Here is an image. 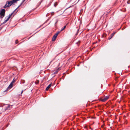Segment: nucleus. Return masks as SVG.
I'll return each instance as SVG.
<instances>
[{"label": "nucleus", "instance_id": "obj_31", "mask_svg": "<svg viewBox=\"0 0 130 130\" xmlns=\"http://www.w3.org/2000/svg\"><path fill=\"white\" fill-rule=\"evenodd\" d=\"M25 1L26 0H25Z\"/></svg>", "mask_w": 130, "mask_h": 130}, {"label": "nucleus", "instance_id": "obj_1", "mask_svg": "<svg viewBox=\"0 0 130 130\" xmlns=\"http://www.w3.org/2000/svg\"><path fill=\"white\" fill-rule=\"evenodd\" d=\"M25 0H23V1H22L20 5L12 13H11V14L10 15H9L7 18V17H6L5 18V19H6L1 24H5L9 20V19L10 17L12 15V14L14 13L15 12V13L14 14H15V13H17L18 11V10H17V11H16L17 9L21 6V5L23 3L25 2Z\"/></svg>", "mask_w": 130, "mask_h": 130}, {"label": "nucleus", "instance_id": "obj_7", "mask_svg": "<svg viewBox=\"0 0 130 130\" xmlns=\"http://www.w3.org/2000/svg\"><path fill=\"white\" fill-rule=\"evenodd\" d=\"M115 32H113V33H112L111 35H110V36L108 38V39H109V40H110V39L112 38V37H113V36H114V35L115 34Z\"/></svg>", "mask_w": 130, "mask_h": 130}, {"label": "nucleus", "instance_id": "obj_17", "mask_svg": "<svg viewBox=\"0 0 130 130\" xmlns=\"http://www.w3.org/2000/svg\"><path fill=\"white\" fill-rule=\"evenodd\" d=\"M109 98V95L106 96V100L108 99Z\"/></svg>", "mask_w": 130, "mask_h": 130}, {"label": "nucleus", "instance_id": "obj_13", "mask_svg": "<svg viewBox=\"0 0 130 130\" xmlns=\"http://www.w3.org/2000/svg\"><path fill=\"white\" fill-rule=\"evenodd\" d=\"M57 5V2H55L54 4V6L55 7H56Z\"/></svg>", "mask_w": 130, "mask_h": 130}, {"label": "nucleus", "instance_id": "obj_11", "mask_svg": "<svg viewBox=\"0 0 130 130\" xmlns=\"http://www.w3.org/2000/svg\"><path fill=\"white\" fill-rule=\"evenodd\" d=\"M102 102H104L106 101V98H104V99H101V100Z\"/></svg>", "mask_w": 130, "mask_h": 130}, {"label": "nucleus", "instance_id": "obj_21", "mask_svg": "<svg viewBox=\"0 0 130 130\" xmlns=\"http://www.w3.org/2000/svg\"><path fill=\"white\" fill-rule=\"evenodd\" d=\"M78 21L80 23V24L81 23V21L80 20H78Z\"/></svg>", "mask_w": 130, "mask_h": 130}, {"label": "nucleus", "instance_id": "obj_18", "mask_svg": "<svg viewBox=\"0 0 130 130\" xmlns=\"http://www.w3.org/2000/svg\"><path fill=\"white\" fill-rule=\"evenodd\" d=\"M66 25L64 26L63 28V29H62L61 30V31H62L65 28H66Z\"/></svg>", "mask_w": 130, "mask_h": 130}, {"label": "nucleus", "instance_id": "obj_5", "mask_svg": "<svg viewBox=\"0 0 130 130\" xmlns=\"http://www.w3.org/2000/svg\"><path fill=\"white\" fill-rule=\"evenodd\" d=\"M58 21V19L53 20L52 21L48 23V24H50L51 23V24H55L57 23V22Z\"/></svg>", "mask_w": 130, "mask_h": 130}, {"label": "nucleus", "instance_id": "obj_14", "mask_svg": "<svg viewBox=\"0 0 130 130\" xmlns=\"http://www.w3.org/2000/svg\"><path fill=\"white\" fill-rule=\"evenodd\" d=\"M7 3H6L5 5L4 6V8H6V7H7Z\"/></svg>", "mask_w": 130, "mask_h": 130}, {"label": "nucleus", "instance_id": "obj_26", "mask_svg": "<svg viewBox=\"0 0 130 130\" xmlns=\"http://www.w3.org/2000/svg\"><path fill=\"white\" fill-rule=\"evenodd\" d=\"M78 43H78V42H77V43H77V44H78Z\"/></svg>", "mask_w": 130, "mask_h": 130}, {"label": "nucleus", "instance_id": "obj_32", "mask_svg": "<svg viewBox=\"0 0 130 130\" xmlns=\"http://www.w3.org/2000/svg\"><path fill=\"white\" fill-rule=\"evenodd\" d=\"M25 1L26 0H25Z\"/></svg>", "mask_w": 130, "mask_h": 130}, {"label": "nucleus", "instance_id": "obj_19", "mask_svg": "<svg viewBox=\"0 0 130 130\" xmlns=\"http://www.w3.org/2000/svg\"><path fill=\"white\" fill-rule=\"evenodd\" d=\"M127 3L128 4H129L130 3V0L128 1Z\"/></svg>", "mask_w": 130, "mask_h": 130}, {"label": "nucleus", "instance_id": "obj_8", "mask_svg": "<svg viewBox=\"0 0 130 130\" xmlns=\"http://www.w3.org/2000/svg\"><path fill=\"white\" fill-rule=\"evenodd\" d=\"M51 84H50L46 88L45 90L46 91H47L48 89L51 87Z\"/></svg>", "mask_w": 130, "mask_h": 130}, {"label": "nucleus", "instance_id": "obj_3", "mask_svg": "<svg viewBox=\"0 0 130 130\" xmlns=\"http://www.w3.org/2000/svg\"><path fill=\"white\" fill-rule=\"evenodd\" d=\"M5 10L4 9L1 10L0 12V18L2 19L5 16Z\"/></svg>", "mask_w": 130, "mask_h": 130}, {"label": "nucleus", "instance_id": "obj_25", "mask_svg": "<svg viewBox=\"0 0 130 130\" xmlns=\"http://www.w3.org/2000/svg\"><path fill=\"white\" fill-rule=\"evenodd\" d=\"M15 43L16 44L17 43V41H16Z\"/></svg>", "mask_w": 130, "mask_h": 130}, {"label": "nucleus", "instance_id": "obj_12", "mask_svg": "<svg viewBox=\"0 0 130 130\" xmlns=\"http://www.w3.org/2000/svg\"><path fill=\"white\" fill-rule=\"evenodd\" d=\"M39 81L38 80H36L35 82V83L36 84H39Z\"/></svg>", "mask_w": 130, "mask_h": 130}, {"label": "nucleus", "instance_id": "obj_2", "mask_svg": "<svg viewBox=\"0 0 130 130\" xmlns=\"http://www.w3.org/2000/svg\"><path fill=\"white\" fill-rule=\"evenodd\" d=\"M12 107V106H11L9 104H6L4 105L2 108V110L3 111H5L6 109H9Z\"/></svg>", "mask_w": 130, "mask_h": 130}, {"label": "nucleus", "instance_id": "obj_23", "mask_svg": "<svg viewBox=\"0 0 130 130\" xmlns=\"http://www.w3.org/2000/svg\"><path fill=\"white\" fill-rule=\"evenodd\" d=\"M23 90H22V91L21 92V94H22L23 93Z\"/></svg>", "mask_w": 130, "mask_h": 130}, {"label": "nucleus", "instance_id": "obj_28", "mask_svg": "<svg viewBox=\"0 0 130 130\" xmlns=\"http://www.w3.org/2000/svg\"><path fill=\"white\" fill-rule=\"evenodd\" d=\"M107 25H106V27L107 26Z\"/></svg>", "mask_w": 130, "mask_h": 130}, {"label": "nucleus", "instance_id": "obj_24", "mask_svg": "<svg viewBox=\"0 0 130 130\" xmlns=\"http://www.w3.org/2000/svg\"><path fill=\"white\" fill-rule=\"evenodd\" d=\"M78 30H79V29H78L77 30V33L76 34V35H77V33H78Z\"/></svg>", "mask_w": 130, "mask_h": 130}, {"label": "nucleus", "instance_id": "obj_6", "mask_svg": "<svg viewBox=\"0 0 130 130\" xmlns=\"http://www.w3.org/2000/svg\"><path fill=\"white\" fill-rule=\"evenodd\" d=\"M12 2L11 1H7L6 3L8 4L7 5V7H9L11 6L13 4L12 3Z\"/></svg>", "mask_w": 130, "mask_h": 130}, {"label": "nucleus", "instance_id": "obj_20", "mask_svg": "<svg viewBox=\"0 0 130 130\" xmlns=\"http://www.w3.org/2000/svg\"><path fill=\"white\" fill-rule=\"evenodd\" d=\"M49 19H47V20H46V21L44 22V24H45V23H46L47 22L49 21Z\"/></svg>", "mask_w": 130, "mask_h": 130}, {"label": "nucleus", "instance_id": "obj_15", "mask_svg": "<svg viewBox=\"0 0 130 130\" xmlns=\"http://www.w3.org/2000/svg\"><path fill=\"white\" fill-rule=\"evenodd\" d=\"M15 80H14V78L11 83L13 85V83L15 82Z\"/></svg>", "mask_w": 130, "mask_h": 130}, {"label": "nucleus", "instance_id": "obj_27", "mask_svg": "<svg viewBox=\"0 0 130 130\" xmlns=\"http://www.w3.org/2000/svg\"><path fill=\"white\" fill-rule=\"evenodd\" d=\"M108 86H110V85H109V84H108Z\"/></svg>", "mask_w": 130, "mask_h": 130}, {"label": "nucleus", "instance_id": "obj_16", "mask_svg": "<svg viewBox=\"0 0 130 130\" xmlns=\"http://www.w3.org/2000/svg\"><path fill=\"white\" fill-rule=\"evenodd\" d=\"M102 37H106V35L105 33L103 34L102 35Z\"/></svg>", "mask_w": 130, "mask_h": 130}, {"label": "nucleus", "instance_id": "obj_22", "mask_svg": "<svg viewBox=\"0 0 130 130\" xmlns=\"http://www.w3.org/2000/svg\"><path fill=\"white\" fill-rule=\"evenodd\" d=\"M58 72V71H55V72L54 73L55 74H56V73H57Z\"/></svg>", "mask_w": 130, "mask_h": 130}, {"label": "nucleus", "instance_id": "obj_30", "mask_svg": "<svg viewBox=\"0 0 130 130\" xmlns=\"http://www.w3.org/2000/svg\"><path fill=\"white\" fill-rule=\"evenodd\" d=\"M25 1L26 0H25Z\"/></svg>", "mask_w": 130, "mask_h": 130}, {"label": "nucleus", "instance_id": "obj_4", "mask_svg": "<svg viewBox=\"0 0 130 130\" xmlns=\"http://www.w3.org/2000/svg\"><path fill=\"white\" fill-rule=\"evenodd\" d=\"M60 32H57L53 36L52 38V41H54L56 40V38L58 34Z\"/></svg>", "mask_w": 130, "mask_h": 130}, {"label": "nucleus", "instance_id": "obj_9", "mask_svg": "<svg viewBox=\"0 0 130 130\" xmlns=\"http://www.w3.org/2000/svg\"><path fill=\"white\" fill-rule=\"evenodd\" d=\"M11 1L12 2V3L13 4L15 3H17L16 0H12Z\"/></svg>", "mask_w": 130, "mask_h": 130}, {"label": "nucleus", "instance_id": "obj_29", "mask_svg": "<svg viewBox=\"0 0 130 130\" xmlns=\"http://www.w3.org/2000/svg\"><path fill=\"white\" fill-rule=\"evenodd\" d=\"M80 43V42L79 41V43Z\"/></svg>", "mask_w": 130, "mask_h": 130}, {"label": "nucleus", "instance_id": "obj_10", "mask_svg": "<svg viewBox=\"0 0 130 130\" xmlns=\"http://www.w3.org/2000/svg\"><path fill=\"white\" fill-rule=\"evenodd\" d=\"M13 87V84H12L10 83L9 86L8 87V88H11Z\"/></svg>", "mask_w": 130, "mask_h": 130}]
</instances>
